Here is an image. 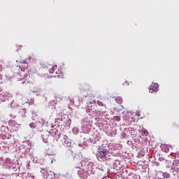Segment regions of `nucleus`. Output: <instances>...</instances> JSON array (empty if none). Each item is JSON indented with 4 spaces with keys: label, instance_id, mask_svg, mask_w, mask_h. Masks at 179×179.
Returning <instances> with one entry per match:
<instances>
[{
    "label": "nucleus",
    "instance_id": "1",
    "mask_svg": "<svg viewBox=\"0 0 179 179\" xmlns=\"http://www.w3.org/2000/svg\"><path fill=\"white\" fill-rule=\"evenodd\" d=\"M57 65H55L52 66V69L49 70V73L52 74L49 78H64V73L60 70H57Z\"/></svg>",
    "mask_w": 179,
    "mask_h": 179
},
{
    "label": "nucleus",
    "instance_id": "2",
    "mask_svg": "<svg viewBox=\"0 0 179 179\" xmlns=\"http://www.w3.org/2000/svg\"><path fill=\"white\" fill-rule=\"evenodd\" d=\"M108 154V151H106V150H101L96 152V157L99 162H103V160H106V157Z\"/></svg>",
    "mask_w": 179,
    "mask_h": 179
},
{
    "label": "nucleus",
    "instance_id": "3",
    "mask_svg": "<svg viewBox=\"0 0 179 179\" xmlns=\"http://www.w3.org/2000/svg\"><path fill=\"white\" fill-rule=\"evenodd\" d=\"M62 143L66 148H72V140L66 135L63 136Z\"/></svg>",
    "mask_w": 179,
    "mask_h": 179
},
{
    "label": "nucleus",
    "instance_id": "4",
    "mask_svg": "<svg viewBox=\"0 0 179 179\" xmlns=\"http://www.w3.org/2000/svg\"><path fill=\"white\" fill-rule=\"evenodd\" d=\"M96 169H97V167L93 162L88 163L86 167V170L88 174H94V171H96Z\"/></svg>",
    "mask_w": 179,
    "mask_h": 179
},
{
    "label": "nucleus",
    "instance_id": "5",
    "mask_svg": "<svg viewBox=\"0 0 179 179\" xmlns=\"http://www.w3.org/2000/svg\"><path fill=\"white\" fill-rule=\"evenodd\" d=\"M13 163V161L10 159V158H5L3 159V166L5 169H8L12 167V164Z\"/></svg>",
    "mask_w": 179,
    "mask_h": 179
},
{
    "label": "nucleus",
    "instance_id": "6",
    "mask_svg": "<svg viewBox=\"0 0 179 179\" xmlns=\"http://www.w3.org/2000/svg\"><path fill=\"white\" fill-rule=\"evenodd\" d=\"M45 178L54 179L55 178V173L51 171H47L43 174Z\"/></svg>",
    "mask_w": 179,
    "mask_h": 179
},
{
    "label": "nucleus",
    "instance_id": "7",
    "mask_svg": "<svg viewBox=\"0 0 179 179\" xmlns=\"http://www.w3.org/2000/svg\"><path fill=\"white\" fill-rule=\"evenodd\" d=\"M106 134L107 135H108L109 136H115V135H117V129L116 128H110L108 129L106 131Z\"/></svg>",
    "mask_w": 179,
    "mask_h": 179
},
{
    "label": "nucleus",
    "instance_id": "8",
    "mask_svg": "<svg viewBox=\"0 0 179 179\" xmlns=\"http://www.w3.org/2000/svg\"><path fill=\"white\" fill-rule=\"evenodd\" d=\"M78 174L79 176V177H80L81 178H85V177H87V174H90L87 171H84L82 169H80L78 171Z\"/></svg>",
    "mask_w": 179,
    "mask_h": 179
},
{
    "label": "nucleus",
    "instance_id": "9",
    "mask_svg": "<svg viewBox=\"0 0 179 179\" xmlns=\"http://www.w3.org/2000/svg\"><path fill=\"white\" fill-rule=\"evenodd\" d=\"M28 66H29V64H27V59L23 60L21 65V71L22 72H27Z\"/></svg>",
    "mask_w": 179,
    "mask_h": 179
},
{
    "label": "nucleus",
    "instance_id": "10",
    "mask_svg": "<svg viewBox=\"0 0 179 179\" xmlns=\"http://www.w3.org/2000/svg\"><path fill=\"white\" fill-rule=\"evenodd\" d=\"M159 89V85L157 83H154L150 86V93H153L157 92Z\"/></svg>",
    "mask_w": 179,
    "mask_h": 179
},
{
    "label": "nucleus",
    "instance_id": "11",
    "mask_svg": "<svg viewBox=\"0 0 179 179\" xmlns=\"http://www.w3.org/2000/svg\"><path fill=\"white\" fill-rule=\"evenodd\" d=\"M19 167H20V166L17 163V161L13 162V164H11V167L9 170H13L14 171H17Z\"/></svg>",
    "mask_w": 179,
    "mask_h": 179
},
{
    "label": "nucleus",
    "instance_id": "12",
    "mask_svg": "<svg viewBox=\"0 0 179 179\" xmlns=\"http://www.w3.org/2000/svg\"><path fill=\"white\" fill-rule=\"evenodd\" d=\"M49 135H50V133L48 131H45L42 134L41 137L43 139V142H45V143H47V142H48L47 139H48Z\"/></svg>",
    "mask_w": 179,
    "mask_h": 179
},
{
    "label": "nucleus",
    "instance_id": "13",
    "mask_svg": "<svg viewBox=\"0 0 179 179\" xmlns=\"http://www.w3.org/2000/svg\"><path fill=\"white\" fill-rule=\"evenodd\" d=\"M87 113H90L92 114V113H94V106L89 105L86 109Z\"/></svg>",
    "mask_w": 179,
    "mask_h": 179
},
{
    "label": "nucleus",
    "instance_id": "14",
    "mask_svg": "<svg viewBox=\"0 0 179 179\" xmlns=\"http://www.w3.org/2000/svg\"><path fill=\"white\" fill-rule=\"evenodd\" d=\"M162 177H163V178H170V173H169L167 172H163Z\"/></svg>",
    "mask_w": 179,
    "mask_h": 179
},
{
    "label": "nucleus",
    "instance_id": "15",
    "mask_svg": "<svg viewBox=\"0 0 179 179\" xmlns=\"http://www.w3.org/2000/svg\"><path fill=\"white\" fill-rule=\"evenodd\" d=\"M115 101L117 104H121V103H122V98L117 96L115 98Z\"/></svg>",
    "mask_w": 179,
    "mask_h": 179
},
{
    "label": "nucleus",
    "instance_id": "16",
    "mask_svg": "<svg viewBox=\"0 0 179 179\" xmlns=\"http://www.w3.org/2000/svg\"><path fill=\"white\" fill-rule=\"evenodd\" d=\"M73 134L78 135L79 134V129H78V127L73 128Z\"/></svg>",
    "mask_w": 179,
    "mask_h": 179
},
{
    "label": "nucleus",
    "instance_id": "17",
    "mask_svg": "<svg viewBox=\"0 0 179 179\" xmlns=\"http://www.w3.org/2000/svg\"><path fill=\"white\" fill-rule=\"evenodd\" d=\"M113 120H115V122H120V121H121V117H120V116H115L113 117Z\"/></svg>",
    "mask_w": 179,
    "mask_h": 179
},
{
    "label": "nucleus",
    "instance_id": "18",
    "mask_svg": "<svg viewBox=\"0 0 179 179\" xmlns=\"http://www.w3.org/2000/svg\"><path fill=\"white\" fill-rule=\"evenodd\" d=\"M94 104H98V106H104L103 104V102H101L100 101H94Z\"/></svg>",
    "mask_w": 179,
    "mask_h": 179
},
{
    "label": "nucleus",
    "instance_id": "19",
    "mask_svg": "<svg viewBox=\"0 0 179 179\" xmlns=\"http://www.w3.org/2000/svg\"><path fill=\"white\" fill-rule=\"evenodd\" d=\"M30 128H36V124L34 122L29 124Z\"/></svg>",
    "mask_w": 179,
    "mask_h": 179
},
{
    "label": "nucleus",
    "instance_id": "20",
    "mask_svg": "<svg viewBox=\"0 0 179 179\" xmlns=\"http://www.w3.org/2000/svg\"><path fill=\"white\" fill-rule=\"evenodd\" d=\"M3 96H5V97H10L9 92H4Z\"/></svg>",
    "mask_w": 179,
    "mask_h": 179
},
{
    "label": "nucleus",
    "instance_id": "21",
    "mask_svg": "<svg viewBox=\"0 0 179 179\" xmlns=\"http://www.w3.org/2000/svg\"><path fill=\"white\" fill-rule=\"evenodd\" d=\"M142 132H143V134H144L145 135H148V130L143 129H142Z\"/></svg>",
    "mask_w": 179,
    "mask_h": 179
},
{
    "label": "nucleus",
    "instance_id": "22",
    "mask_svg": "<svg viewBox=\"0 0 179 179\" xmlns=\"http://www.w3.org/2000/svg\"><path fill=\"white\" fill-rule=\"evenodd\" d=\"M27 79H29V76L26 74V76H24V80H27Z\"/></svg>",
    "mask_w": 179,
    "mask_h": 179
},
{
    "label": "nucleus",
    "instance_id": "23",
    "mask_svg": "<svg viewBox=\"0 0 179 179\" xmlns=\"http://www.w3.org/2000/svg\"><path fill=\"white\" fill-rule=\"evenodd\" d=\"M90 104H93V101H89Z\"/></svg>",
    "mask_w": 179,
    "mask_h": 179
},
{
    "label": "nucleus",
    "instance_id": "24",
    "mask_svg": "<svg viewBox=\"0 0 179 179\" xmlns=\"http://www.w3.org/2000/svg\"><path fill=\"white\" fill-rule=\"evenodd\" d=\"M0 80H2V76L0 75Z\"/></svg>",
    "mask_w": 179,
    "mask_h": 179
},
{
    "label": "nucleus",
    "instance_id": "25",
    "mask_svg": "<svg viewBox=\"0 0 179 179\" xmlns=\"http://www.w3.org/2000/svg\"><path fill=\"white\" fill-rule=\"evenodd\" d=\"M2 92V88L0 87V93Z\"/></svg>",
    "mask_w": 179,
    "mask_h": 179
},
{
    "label": "nucleus",
    "instance_id": "26",
    "mask_svg": "<svg viewBox=\"0 0 179 179\" xmlns=\"http://www.w3.org/2000/svg\"><path fill=\"white\" fill-rule=\"evenodd\" d=\"M51 163H54V159H52V160H51Z\"/></svg>",
    "mask_w": 179,
    "mask_h": 179
},
{
    "label": "nucleus",
    "instance_id": "27",
    "mask_svg": "<svg viewBox=\"0 0 179 179\" xmlns=\"http://www.w3.org/2000/svg\"><path fill=\"white\" fill-rule=\"evenodd\" d=\"M67 177H71V175L68 174V175H67Z\"/></svg>",
    "mask_w": 179,
    "mask_h": 179
},
{
    "label": "nucleus",
    "instance_id": "28",
    "mask_svg": "<svg viewBox=\"0 0 179 179\" xmlns=\"http://www.w3.org/2000/svg\"><path fill=\"white\" fill-rule=\"evenodd\" d=\"M69 152H71V153H73V151L69 150Z\"/></svg>",
    "mask_w": 179,
    "mask_h": 179
},
{
    "label": "nucleus",
    "instance_id": "29",
    "mask_svg": "<svg viewBox=\"0 0 179 179\" xmlns=\"http://www.w3.org/2000/svg\"><path fill=\"white\" fill-rule=\"evenodd\" d=\"M22 111H23V113H24V110H22Z\"/></svg>",
    "mask_w": 179,
    "mask_h": 179
},
{
    "label": "nucleus",
    "instance_id": "30",
    "mask_svg": "<svg viewBox=\"0 0 179 179\" xmlns=\"http://www.w3.org/2000/svg\"><path fill=\"white\" fill-rule=\"evenodd\" d=\"M0 179H5V178H0Z\"/></svg>",
    "mask_w": 179,
    "mask_h": 179
},
{
    "label": "nucleus",
    "instance_id": "31",
    "mask_svg": "<svg viewBox=\"0 0 179 179\" xmlns=\"http://www.w3.org/2000/svg\"><path fill=\"white\" fill-rule=\"evenodd\" d=\"M21 75H23V73H21Z\"/></svg>",
    "mask_w": 179,
    "mask_h": 179
},
{
    "label": "nucleus",
    "instance_id": "32",
    "mask_svg": "<svg viewBox=\"0 0 179 179\" xmlns=\"http://www.w3.org/2000/svg\"><path fill=\"white\" fill-rule=\"evenodd\" d=\"M178 179H179V176H178Z\"/></svg>",
    "mask_w": 179,
    "mask_h": 179
},
{
    "label": "nucleus",
    "instance_id": "33",
    "mask_svg": "<svg viewBox=\"0 0 179 179\" xmlns=\"http://www.w3.org/2000/svg\"><path fill=\"white\" fill-rule=\"evenodd\" d=\"M22 83H24V81H23Z\"/></svg>",
    "mask_w": 179,
    "mask_h": 179
},
{
    "label": "nucleus",
    "instance_id": "34",
    "mask_svg": "<svg viewBox=\"0 0 179 179\" xmlns=\"http://www.w3.org/2000/svg\"><path fill=\"white\" fill-rule=\"evenodd\" d=\"M0 165H1V162H0Z\"/></svg>",
    "mask_w": 179,
    "mask_h": 179
}]
</instances>
